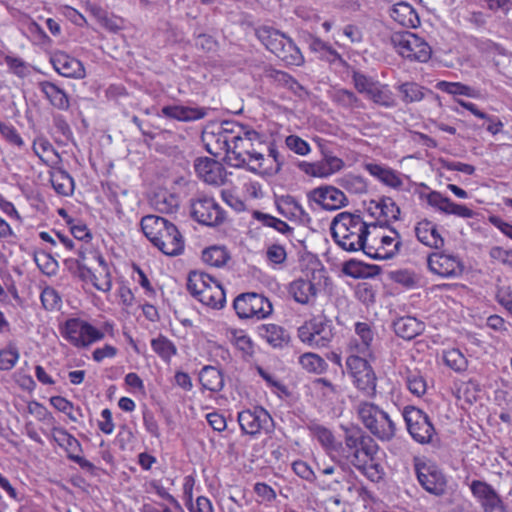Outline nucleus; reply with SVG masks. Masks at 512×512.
Masks as SVG:
<instances>
[{
  "mask_svg": "<svg viewBox=\"0 0 512 512\" xmlns=\"http://www.w3.org/2000/svg\"><path fill=\"white\" fill-rule=\"evenodd\" d=\"M259 41L280 60L288 65H302L304 57L293 40L284 33L270 26L256 29Z\"/></svg>",
  "mask_w": 512,
  "mask_h": 512,
  "instance_id": "5",
  "label": "nucleus"
},
{
  "mask_svg": "<svg viewBox=\"0 0 512 512\" xmlns=\"http://www.w3.org/2000/svg\"><path fill=\"white\" fill-rule=\"evenodd\" d=\"M266 256L271 263L282 264L286 260L287 254L283 246L273 244L268 247Z\"/></svg>",
  "mask_w": 512,
  "mask_h": 512,
  "instance_id": "63",
  "label": "nucleus"
},
{
  "mask_svg": "<svg viewBox=\"0 0 512 512\" xmlns=\"http://www.w3.org/2000/svg\"><path fill=\"white\" fill-rule=\"evenodd\" d=\"M391 18L407 28H415L420 24L416 11L408 3H397L390 11Z\"/></svg>",
  "mask_w": 512,
  "mask_h": 512,
  "instance_id": "33",
  "label": "nucleus"
},
{
  "mask_svg": "<svg viewBox=\"0 0 512 512\" xmlns=\"http://www.w3.org/2000/svg\"><path fill=\"white\" fill-rule=\"evenodd\" d=\"M308 428L311 435L333 456L337 443L332 432L328 428L316 423L309 425Z\"/></svg>",
  "mask_w": 512,
  "mask_h": 512,
  "instance_id": "41",
  "label": "nucleus"
},
{
  "mask_svg": "<svg viewBox=\"0 0 512 512\" xmlns=\"http://www.w3.org/2000/svg\"><path fill=\"white\" fill-rule=\"evenodd\" d=\"M92 283L99 291H110L112 288V277L109 268L94 269L92 273Z\"/></svg>",
  "mask_w": 512,
  "mask_h": 512,
  "instance_id": "53",
  "label": "nucleus"
},
{
  "mask_svg": "<svg viewBox=\"0 0 512 512\" xmlns=\"http://www.w3.org/2000/svg\"><path fill=\"white\" fill-rule=\"evenodd\" d=\"M298 338L311 347H326L332 341L331 325L320 318H313L298 328Z\"/></svg>",
  "mask_w": 512,
  "mask_h": 512,
  "instance_id": "16",
  "label": "nucleus"
},
{
  "mask_svg": "<svg viewBox=\"0 0 512 512\" xmlns=\"http://www.w3.org/2000/svg\"><path fill=\"white\" fill-rule=\"evenodd\" d=\"M272 417L262 407L245 410L238 414V422L243 432L255 435L262 430L268 431L272 426Z\"/></svg>",
  "mask_w": 512,
  "mask_h": 512,
  "instance_id": "21",
  "label": "nucleus"
},
{
  "mask_svg": "<svg viewBox=\"0 0 512 512\" xmlns=\"http://www.w3.org/2000/svg\"><path fill=\"white\" fill-rule=\"evenodd\" d=\"M50 404L60 412L67 414L72 420L76 421V417L72 414L73 404L62 396H53L50 398Z\"/></svg>",
  "mask_w": 512,
  "mask_h": 512,
  "instance_id": "62",
  "label": "nucleus"
},
{
  "mask_svg": "<svg viewBox=\"0 0 512 512\" xmlns=\"http://www.w3.org/2000/svg\"><path fill=\"white\" fill-rule=\"evenodd\" d=\"M370 225L358 214L339 213L331 223V233L339 247L348 252L363 251L368 244Z\"/></svg>",
  "mask_w": 512,
  "mask_h": 512,
  "instance_id": "2",
  "label": "nucleus"
},
{
  "mask_svg": "<svg viewBox=\"0 0 512 512\" xmlns=\"http://www.w3.org/2000/svg\"><path fill=\"white\" fill-rule=\"evenodd\" d=\"M194 169L197 176L208 184L219 186L225 181L226 172L224 167L211 158H197L194 162Z\"/></svg>",
  "mask_w": 512,
  "mask_h": 512,
  "instance_id": "22",
  "label": "nucleus"
},
{
  "mask_svg": "<svg viewBox=\"0 0 512 512\" xmlns=\"http://www.w3.org/2000/svg\"><path fill=\"white\" fill-rule=\"evenodd\" d=\"M50 182L59 195L70 196L74 192V180L73 178L62 169L59 165L54 166L49 171Z\"/></svg>",
  "mask_w": 512,
  "mask_h": 512,
  "instance_id": "32",
  "label": "nucleus"
},
{
  "mask_svg": "<svg viewBox=\"0 0 512 512\" xmlns=\"http://www.w3.org/2000/svg\"><path fill=\"white\" fill-rule=\"evenodd\" d=\"M356 412L365 428L381 441H390L396 435V423L391 416L375 403L361 401Z\"/></svg>",
  "mask_w": 512,
  "mask_h": 512,
  "instance_id": "6",
  "label": "nucleus"
},
{
  "mask_svg": "<svg viewBox=\"0 0 512 512\" xmlns=\"http://www.w3.org/2000/svg\"><path fill=\"white\" fill-rule=\"evenodd\" d=\"M236 122L225 121L216 131L204 132L202 140L205 144L206 150L213 156H221L225 154L227 162L229 163V152L232 149L234 140V127Z\"/></svg>",
  "mask_w": 512,
  "mask_h": 512,
  "instance_id": "15",
  "label": "nucleus"
},
{
  "mask_svg": "<svg viewBox=\"0 0 512 512\" xmlns=\"http://www.w3.org/2000/svg\"><path fill=\"white\" fill-rule=\"evenodd\" d=\"M415 471L419 484L430 494L441 496L446 491L447 479L441 469L432 462L417 461Z\"/></svg>",
  "mask_w": 512,
  "mask_h": 512,
  "instance_id": "17",
  "label": "nucleus"
},
{
  "mask_svg": "<svg viewBox=\"0 0 512 512\" xmlns=\"http://www.w3.org/2000/svg\"><path fill=\"white\" fill-rule=\"evenodd\" d=\"M260 336L273 347H281L288 341L285 330L276 324H263L259 327Z\"/></svg>",
  "mask_w": 512,
  "mask_h": 512,
  "instance_id": "36",
  "label": "nucleus"
},
{
  "mask_svg": "<svg viewBox=\"0 0 512 512\" xmlns=\"http://www.w3.org/2000/svg\"><path fill=\"white\" fill-rule=\"evenodd\" d=\"M34 261L38 268L46 275H53L57 270V262L46 253L36 254Z\"/></svg>",
  "mask_w": 512,
  "mask_h": 512,
  "instance_id": "58",
  "label": "nucleus"
},
{
  "mask_svg": "<svg viewBox=\"0 0 512 512\" xmlns=\"http://www.w3.org/2000/svg\"><path fill=\"white\" fill-rule=\"evenodd\" d=\"M318 291L317 285L308 275L299 277L288 285V294L301 305H314Z\"/></svg>",
  "mask_w": 512,
  "mask_h": 512,
  "instance_id": "23",
  "label": "nucleus"
},
{
  "mask_svg": "<svg viewBox=\"0 0 512 512\" xmlns=\"http://www.w3.org/2000/svg\"><path fill=\"white\" fill-rule=\"evenodd\" d=\"M199 380L205 389L212 392H218L224 386L222 373L212 366H206L201 370Z\"/></svg>",
  "mask_w": 512,
  "mask_h": 512,
  "instance_id": "37",
  "label": "nucleus"
},
{
  "mask_svg": "<svg viewBox=\"0 0 512 512\" xmlns=\"http://www.w3.org/2000/svg\"><path fill=\"white\" fill-rule=\"evenodd\" d=\"M403 418L409 434L416 442L427 444L432 441L435 428L424 411L414 406H407L403 409Z\"/></svg>",
  "mask_w": 512,
  "mask_h": 512,
  "instance_id": "13",
  "label": "nucleus"
},
{
  "mask_svg": "<svg viewBox=\"0 0 512 512\" xmlns=\"http://www.w3.org/2000/svg\"><path fill=\"white\" fill-rule=\"evenodd\" d=\"M253 216L255 219L260 221L263 225H265L267 227L274 228L275 230H277L278 232H280L282 234H288V233L292 232V228L286 222H284L281 219L276 218L272 215H269V214H266V213H263L260 211H255L253 213Z\"/></svg>",
  "mask_w": 512,
  "mask_h": 512,
  "instance_id": "48",
  "label": "nucleus"
},
{
  "mask_svg": "<svg viewBox=\"0 0 512 512\" xmlns=\"http://www.w3.org/2000/svg\"><path fill=\"white\" fill-rule=\"evenodd\" d=\"M228 259L229 255L224 247L212 246L202 252V260L212 267H222Z\"/></svg>",
  "mask_w": 512,
  "mask_h": 512,
  "instance_id": "43",
  "label": "nucleus"
},
{
  "mask_svg": "<svg viewBox=\"0 0 512 512\" xmlns=\"http://www.w3.org/2000/svg\"><path fill=\"white\" fill-rule=\"evenodd\" d=\"M469 487L482 509L500 497L495 489L484 481L473 480Z\"/></svg>",
  "mask_w": 512,
  "mask_h": 512,
  "instance_id": "35",
  "label": "nucleus"
},
{
  "mask_svg": "<svg viewBox=\"0 0 512 512\" xmlns=\"http://www.w3.org/2000/svg\"><path fill=\"white\" fill-rule=\"evenodd\" d=\"M348 374L353 380L355 387L367 396L376 393L377 377L368 358L348 356L346 359Z\"/></svg>",
  "mask_w": 512,
  "mask_h": 512,
  "instance_id": "11",
  "label": "nucleus"
},
{
  "mask_svg": "<svg viewBox=\"0 0 512 512\" xmlns=\"http://www.w3.org/2000/svg\"><path fill=\"white\" fill-rule=\"evenodd\" d=\"M234 127V140L229 152V164L247 168L260 175H276L285 162L274 143H266L264 135L240 125Z\"/></svg>",
  "mask_w": 512,
  "mask_h": 512,
  "instance_id": "1",
  "label": "nucleus"
},
{
  "mask_svg": "<svg viewBox=\"0 0 512 512\" xmlns=\"http://www.w3.org/2000/svg\"><path fill=\"white\" fill-rule=\"evenodd\" d=\"M374 337L375 333L369 323L356 322L354 335L347 343L348 356L372 358Z\"/></svg>",
  "mask_w": 512,
  "mask_h": 512,
  "instance_id": "19",
  "label": "nucleus"
},
{
  "mask_svg": "<svg viewBox=\"0 0 512 512\" xmlns=\"http://www.w3.org/2000/svg\"><path fill=\"white\" fill-rule=\"evenodd\" d=\"M187 288L199 302L210 308L221 309L226 303L223 287L207 273L201 271L190 272Z\"/></svg>",
  "mask_w": 512,
  "mask_h": 512,
  "instance_id": "7",
  "label": "nucleus"
},
{
  "mask_svg": "<svg viewBox=\"0 0 512 512\" xmlns=\"http://www.w3.org/2000/svg\"><path fill=\"white\" fill-rule=\"evenodd\" d=\"M342 186L354 194H363L367 192V184L360 176L346 175L342 179Z\"/></svg>",
  "mask_w": 512,
  "mask_h": 512,
  "instance_id": "56",
  "label": "nucleus"
},
{
  "mask_svg": "<svg viewBox=\"0 0 512 512\" xmlns=\"http://www.w3.org/2000/svg\"><path fill=\"white\" fill-rule=\"evenodd\" d=\"M0 133L10 144L17 147L24 146L22 137L12 125L0 122Z\"/></svg>",
  "mask_w": 512,
  "mask_h": 512,
  "instance_id": "61",
  "label": "nucleus"
},
{
  "mask_svg": "<svg viewBox=\"0 0 512 512\" xmlns=\"http://www.w3.org/2000/svg\"><path fill=\"white\" fill-rule=\"evenodd\" d=\"M443 360L448 367L456 372L465 371L467 368V359L458 349H450L445 351Z\"/></svg>",
  "mask_w": 512,
  "mask_h": 512,
  "instance_id": "49",
  "label": "nucleus"
},
{
  "mask_svg": "<svg viewBox=\"0 0 512 512\" xmlns=\"http://www.w3.org/2000/svg\"><path fill=\"white\" fill-rule=\"evenodd\" d=\"M151 347L153 351L166 362H169L177 353L175 344L163 335H159L157 338L152 339Z\"/></svg>",
  "mask_w": 512,
  "mask_h": 512,
  "instance_id": "42",
  "label": "nucleus"
},
{
  "mask_svg": "<svg viewBox=\"0 0 512 512\" xmlns=\"http://www.w3.org/2000/svg\"><path fill=\"white\" fill-rule=\"evenodd\" d=\"M233 307L241 319L256 318L260 320L271 315L273 311L270 300L255 292L238 295L233 302Z\"/></svg>",
  "mask_w": 512,
  "mask_h": 512,
  "instance_id": "12",
  "label": "nucleus"
},
{
  "mask_svg": "<svg viewBox=\"0 0 512 512\" xmlns=\"http://www.w3.org/2000/svg\"><path fill=\"white\" fill-rule=\"evenodd\" d=\"M369 236L365 254L372 259L388 260L398 254L401 246V236L395 229H382Z\"/></svg>",
  "mask_w": 512,
  "mask_h": 512,
  "instance_id": "9",
  "label": "nucleus"
},
{
  "mask_svg": "<svg viewBox=\"0 0 512 512\" xmlns=\"http://www.w3.org/2000/svg\"><path fill=\"white\" fill-rule=\"evenodd\" d=\"M376 445L373 440L359 428L345 429L344 444H337L333 458L352 464L357 469H364L372 460Z\"/></svg>",
  "mask_w": 512,
  "mask_h": 512,
  "instance_id": "4",
  "label": "nucleus"
},
{
  "mask_svg": "<svg viewBox=\"0 0 512 512\" xmlns=\"http://www.w3.org/2000/svg\"><path fill=\"white\" fill-rule=\"evenodd\" d=\"M299 363L303 369L310 373L321 374L327 368L326 361L315 353H305L300 356Z\"/></svg>",
  "mask_w": 512,
  "mask_h": 512,
  "instance_id": "45",
  "label": "nucleus"
},
{
  "mask_svg": "<svg viewBox=\"0 0 512 512\" xmlns=\"http://www.w3.org/2000/svg\"><path fill=\"white\" fill-rule=\"evenodd\" d=\"M19 352L15 346L9 345L0 351V369L11 370L19 359Z\"/></svg>",
  "mask_w": 512,
  "mask_h": 512,
  "instance_id": "55",
  "label": "nucleus"
},
{
  "mask_svg": "<svg viewBox=\"0 0 512 512\" xmlns=\"http://www.w3.org/2000/svg\"><path fill=\"white\" fill-rule=\"evenodd\" d=\"M436 88L451 95H462L471 98L478 97V92L475 89L460 82L439 81L436 84Z\"/></svg>",
  "mask_w": 512,
  "mask_h": 512,
  "instance_id": "44",
  "label": "nucleus"
},
{
  "mask_svg": "<svg viewBox=\"0 0 512 512\" xmlns=\"http://www.w3.org/2000/svg\"><path fill=\"white\" fill-rule=\"evenodd\" d=\"M38 88L51 106L62 111L69 109V96L63 88L51 81L39 82Z\"/></svg>",
  "mask_w": 512,
  "mask_h": 512,
  "instance_id": "28",
  "label": "nucleus"
},
{
  "mask_svg": "<svg viewBox=\"0 0 512 512\" xmlns=\"http://www.w3.org/2000/svg\"><path fill=\"white\" fill-rule=\"evenodd\" d=\"M344 166L342 159L336 156H328L317 162L303 161L299 168L307 175L326 178L340 171Z\"/></svg>",
  "mask_w": 512,
  "mask_h": 512,
  "instance_id": "24",
  "label": "nucleus"
},
{
  "mask_svg": "<svg viewBox=\"0 0 512 512\" xmlns=\"http://www.w3.org/2000/svg\"><path fill=\"white\" fill-rule=\"evenodd\" d=\"M364 167L370 175L378 179L386 186L394 189H400L403 186L402 174L391 169L390 167L376 163H367Z\"/></svg>",
  "mask_w": 512,
  "mask_h": 512,
  "instance_id": "29",
  "label": "nucleus"
},
{
  "mask_svg": "<svg viewBox=\"0 0 512 512\" xmlns=\"http://www.w3.org/2000/svg\"><path fill=\"white\" fill-rule=\"evenodd\" d=\"M191 215L200 224L216 226L223 223L225 212L213 197L198 194L191 200Z\"/></svg>",
  "mask_w": 512,
  "mask_h": 512,
  "instance_id": "14",
  "label": "nucleus"
},
{
  "mask_svg": "<svg viewBox=\"0 0 512 512\" xmlns=\"http://www.w3.org/2000/svg\"><path fill=\"white\" fill-rule=\"evenodd\" d=\"M230 341L244 354L251 355L253 353V343L250 337L246 335L244 331H232Z\"/></svg>",
  "mask_w": 512,
  "mask_h": 512,
  "instance_id": "54",
  "label": "nucleus"
},
{
  "mask_svg": "<svg viewBox=\"0 0 512 512\" xmlns=\"http://www.w3.org/2000/svg\"><path fill=\"white\" fill-rule=\"evenodd\" d=\"M427 201L429 205L437 208L441 212L445 214H450L453 202L447 198L444 197L441 193L433 191L428 195Z\"/></svg>",
  "mask_w": 512,
  "mask_h": 512,
  "instance_id": "57",
  "label": "nucleus"
},
{
  "mask_svg": "<svg viewBox=\"0 0 512 512\" xmlns=\"http://www.w3.org/2000/svg\"><path fill=\"white\" fill-rule=\"evenodd\" d=\"M376 105L391 108L394 107L396 102L392 91L385 84L380 82L374 87L373 90L366 96Z\"/></svg>",
  "mask_w": 512,
  "mask_h": 512,
  "instance_id": "39",
  "label": "nucleus"
},
{
  "mask_svg": "<svg viewBox=\"0 0 512 512\" xmlns=\"http://www.w3.org/2000/svg\"><path fill=\"white\" fill-rule=\"evenodd\" d=\"M399 91L402 94V100L406 103L418 102L424 98L423 87L413 82L400 85Z\"/></svg>",
  "mask_w": 512,
  "mask_h": 512,
  "instance_id": "51",
  "label": "nucleus"
},
{
  "mask_svg": "<svg viewBox=\"0 0 512 512\" xmlns=\"http://www.w3.org/2000/svg\"><path fill=\"white\" fill-rule=\"evenodd\" d=\"M404 378L406 387L411 394L419 398L426 394L427 381L419 371L406 368Z\"/></svg>",
  "mask_w": 512,
  "mask_h": 512,
  "instance_id": "38",
  "label": "nucleus"
},
{
  "mask_svg": "<svg viewBox=\"0 0 512 512\" xmlns=\"http://www.w3.org/2000/svg\"><path fill=\"white\" fill-rule=\"evenodd\" d=\"M394 280L407 288H412L418 283L417 276L408 270H400L395 272Z\"/></svg>",
  "mask_w": 512,
  "mask_h": 512,
  "instance_id": "64",
  "label": "nucleus"
},
{
  "mask_svg": "<svg viewBox=\"0 0 512 512\" xmlns=\"http://www.w3.org/2000/svg\"><path fill=\"white\" fill-rule=\"evenodd\" d=\"M334 100L342 107L349 109H362L364 108L363 102L356 96V94L347 89H339L334 93Z\"/></svg>",
  "mask_w": 512,
  "mask_h": 512,
  "instance_id": "47",
  "label": "nucleus"
},
{
  "mask_svg": "<svg viewBox=\"0 0 512 512\" xmlns=\"http://www.w3.org/2000/svg\"><path fill=\"white\" fill-rule=\"evenodd\" d=\"M307 199L310 203H315L322 209L334 211L347 205V197L338 188L330 185H324L312 189L307 193Z\"/></svg>",
  "mask_w": 512,
  "mask_h": 512,
  "instance_id": "20",
  "label": "nucleus"
},
{
  "mask_svg": "<svg viewBox=\"0 0 512 512\" xmlns=\"http://www.w3.org/2000/svg\"><path fill=\"white\" fill-rule=\"evenodd\" d=\"M390 40L396 51L404 58L425 62L431 56L429 45L412 32H395Z\"/></svg>",
  "mask_w": 512,
  "mask_h": 512,
  "instance_id": "10",
  "label": "nucleus"
},
{
  "mask_svg": "<svg viewBox=\"0 0 512 512\" xmlns=\"http://www.w3.org/2000/svg\"><path fill=\"white\" fill-rule=\"evenodd\" d=\"M428 270L441 278H456L464 270L461 259L452 253L433 252L427 256Z\"/></svg>",
  "mask_w": 512,
  "mask_h": 512,
  "instance_id": "18",
  "label": "nucleus"
},
{
  "mask_svg": "<svg viewBox=\"0 0 512 512\" xmlns=\"http://www.w3.org/2000/svg\"><path fill=\"white\" fill-rule=\"evenodd\" d=\"M141 228L149 241L167 256H178L184 251V238L175 224L167 219L147 215L141 220Z\"/></svg>",
  "mask_w": 512,
  "mask_h": 512,
  "instance_id": "3",
  "label": "nucleus"
},
{
  "mask_svg": "<svg viewBox=\"0 0 512 512\" xmlns=\"http://www.w3.org/2000/svg\"><path fill=\"white\" fill-rule=\"evenodd\" d=\"M54 69L60 75L68 78L82 79L85 77L83 64L76 58L64 53L57 52L51 58Z\"/></svg>",
  "mask_w": 512,
  "mask_h": 512,
  "instance_id": "25",
  "label": "nucleus"
},
{
  "mask_svg": "<svg viewBox=\"0 0 512 512\" xmlns=\"http://www.w3.org/2000/svg\"><path fill=\"white\" fill-rule=\"evenodd\" d=\"M352 82L354 84L355 89L359 93L364 94L365 96H367L371 92V90H373L374 87H376V85L379 83L373 78L358 71L353 72Z\"/></svg>",
  "mask_w": 512,
  "mask_h": 512,
  "instance_id": "52",
  "label": "nucleus"
},
{
  "mask_svg": "<svg viewBox=\"0 0 512 512\" xmlns=\"http://www.w3.org/2000/svg\"><path fill=\"white\" fill-rule=\"evenodd\" d=\"M32 148L39 159L50 168L60 164V155L47 139L43 137L35 139Z\"/></svg>",
  "mask_w": 512,
  "mask_h": 512,
  "instance_id": "34",
  "label": "nucleus"
},
{
  "mask_svg": "<svg viewBox=\"0 0 512 512\" xmlns=\"http://www.w3.org/2000/svg\"><path fill=\"white\" fill-rule=\"evenodd\" d=\"M414 230L418 241L423 245L436 250L444 247V238L438 231L437 225L432 221L421 220L416 224Z\"/></svg>",
  "mask_w": 512,
  "mask_h": 512,
  "instance_id": "26",
  "label": "nucleus"
},
{
  "mask_svg": "<svg viewBox=\"0 0 512 512\" xmlns=\"http://www.w3.org/2000/svg\"><path fill=\"white\" fill-rule=\"evenodd\" d=\"M393 328L399 337L411 340L424 331L425 325L415 317L405 316L394 321Z\"/></svg>",
  "mask_w": 512,
  "mask_h": 512,
  "instance_id": "30",
  "label": "nucleus"
},
{
  "mask_svg": "<svg viewBox=\"0 0 512 512\" xmlns=\"http://www.w3.org/2000/svg\"><path fill=\"white\" fill-rule=\"evenodd\" d=\"M52 439L67 452L69 459L71 456H74L81 451L80 442L73 435L68 433L64 428L56 430V433Z\"/></svg>",
  "mask_w": 512,
  "mask_h": 512,
  "instance_id": "40",
  "label": "nucleus"
},
{
  "mask_svg": "<svg viewBox=\"0 0 512 512\" xmlns=\"http://www.w3.org/2000/svg\"><path fill=\"white\" fill-rule=\"evenodd\" d=\"M40 300L42 306L49 311L60 309L62 305V299L59 293L50 286H46L41 291Z\"/></svg>",
  "mask_w": 512,
  "mask_h": 512,
  "instance_id": "50",
  "label": "nucleus"
},
{
  "mask_svg": "<svg viewBox=\"0 0 512 512\" xmlns=\"http://www.w3.org/2000/svg\"><path fill=\"white\" fill-rule=\"evenodd\" d=\"M285 144L287 148L301 156L307 155L311 150L309 144L297 135L286 137Z\"/></svg>",
  "mask_w": 512,
  "mask_h": 512,
  "instance_id": "59",
  "label": "nucleus"
},
{
  "mask_svg": "<svg viewBox=\"0 0 512 512\" xmlns=\"http://www.w3.org/2000/svg\"><path fill=\"white\" fill-rule=\"evenodd\" d=\"M489 255L493 261L501 263L512 270V250H505L502 247L495 246L490 249Z\"/></svg>",
  "mask_w": 512,
  "mask_h": 512,
  "instance_id": "60",
  "label": "nucleus"
},
{
  "mask_svg": "<svg viewBox=\"0 0 512 512\" xmlns=\"http://www.w3.org/2000/svg\"><path fill=\"white\" fill-rule=\"evenodd\" d=\"M60 333L67 342L78 349L89 348L105 336L98 328L79 317L67 319L60 326Z\"/></svg>",
  "mask_w": 512,
  "mask_h": 512,
  "instance_id": "8",
  "label": "nucleus"
},
{
  "mask_svg": "<svg viewBox=\"0 0 512 512\" xmlns=\"http://www.w3.org/2000/svg\"><path fill=\"white\" fill-rule=\"evenodd\" d=\"M370 214L383 222L397 220L400 215V209L391 198H384L379 201H371L368 206Z\"/></svg>",
  "mask_w": 512,
  "mask_h": 512,
  "instance_id": "31",
  "label": "nucleus"
},
{
  "mask_svg": "<svg viewBox=\"0 0 512 512\" xmlns=\"http://www.w3.org/2000/svg\"><path fill=\"white\" fill-rule=\"evenodd\" d=\"M151 202L153 207L161 213H173L178 208L177 198L166 192L157 193Z\"/></svg>",
  "mask_w": 512,
  "mask_h": 512,
  "instance_id": "46",
  "label": "nucleus"
},
{
  "mask_svg": "<svg viewBox=\"0 0 512 512\" xmlns=\"http://www.w3.org/2000/svg\"><path fill=\"white\" fill-rule=\"evenodd\" d=\"M209 108L189 107L183 105L164 106L161 110L163 116L183 122L203 119L207 116Z\"/></svg>",
  "mask_w": 512,
  "mask_h": 512,
  "instance_id": "27",
  "label": "nucleus"
}]
</instances>
